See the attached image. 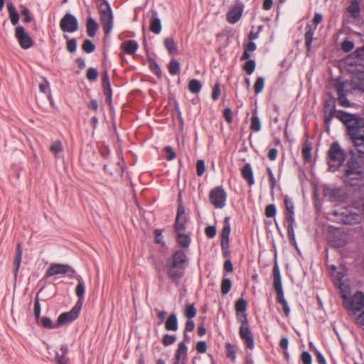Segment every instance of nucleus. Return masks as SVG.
I'll return each mask as SVG.
<instances>
[{
  "mask_svg": "<svg viewBox=\"0 0 364 364\" xmlns=\"http://www.w3.org/2000/svg\"><path fill=\"white\" fill-rule=\"evenodd\" d=\"M6 6L9 14L11 23L15 26L18 23L19 15L11 2L8 3Z\"/></svg>",
  "mask_w": 364,
  "mask_h": 364,
  "instance_id": "nucleus-31",
  "label": "nucleus"
},
{
  "mask_svg": "<svg viewBox=\"0 0 364 364\" xmlns=\"http://www.w3.org/2000/svg\"><path fill=\"white\" fill-rule=\"evenodd\" d=\"M176 341V336L165 334L162 339V343L165 346L173 344Z\"/></svg>",
  "mask_w": 364,
  "mask_h": 364,
  "instance_id": "nucleus-50",
  "label": "nucleus"
},
{
  "mask_svg": "<svg viewBox=\"0 0 364 364\" xmlns=\"http://www.w3.org/2000/svg\"><path fill=\"white\" fill-rule=\"evenodd\" d=\"M174 228L176 233L185 232L186 218H176Z\"/></svg>",
  "mask_w": 364,
  "mask_h": 364,
  "instance_id": "nucleus-41",
  "label": "nucleus"
},
{
  "mask_svg": "<svg viewBox=\"0 0 364 364\" xmlns=\"http://www.w3.org/2000/svg\"><path fill=\"white\" fill-rule=\"evenodd\" d=\"M223 116L225 121L228 124H231L232 122V112L230 107H227L225 109L223 112Z\"/></svg>",
  "mask_w": 364,
  "mask_h": 364,
  "instance_id": "nucleus-60",
  "label": "nucleus"
},
{
  "mask_svg": "<svg viewBox=\"0 0 364 364\" xmlns=\"http://www.w3.org/2000/svg\"><path fill=\"white\" fill-rule=\"evenodd\" d=\"M284 204L287 209V213L294 212V203L288 196H285L284 198Z\"/></svg>",
  "mask_w": 364,
  "mask_h": 364,
  "instance_id": "nucleus-58",
  "label": "nucleus"
},
{
  "mask_svg": "<svg viewBox=\"0 0 364 364\" xmlns=\"http://www.w3.org/2000/svg\"><path fill=\"white\" fill-rule=\"evenodd\" d=\"M188 352V347L185 344V342H180L178 346V348L175 354V361H178V363H184V360L186 359Z\"/></svg>",
  "mask_w": 364,
  "mask_h": 364,
  "instance_id": "nucleus-22",
  "label": "nucleus"
},
{
  "mask_svg": "<svg viewBox=\"0 0 364 364\" xmlns=\"http://www.w3.org/2000/svg\"><path fill=\"white\" fill-rule=\"evenodd\" d=\"M50 151L54 154L57 155L63 151V146L60 141H55L49 148Z\"/></svg>",
  "mask_w": 364,
  "mask_h": 364,
  "instance_id": "nucleus-48",
  "label": "nucleus"
},
{
  "mask_svg": "<svg viewBox=\"0 0 364 364\" xmlns=\"http://www.w3.org/2000/svg\"><path fill=\"white\" fill-rule=\"evenodd\" d=\"M287 220V235L290 242L294 247L298 250V245L296 241L295 233H294V225H295V217L294 212L287 213L285 215Z\"/></svg>",
  "mask_w": 364,
  "mask_h": 364,
  "instance_id": "nucleus-16",
  "label": "nucleus"
},
{
  "mask_svg": "<svg viewBox=\"0 0 364 364\" xmlns=\"http://www.w3.org/2000/svg\"><path fill=\"white\" fill-rule=\"evenodd\" d=\"M351 83L355 89L364 92V71L354 75L351 78Z\"/></svg>",
  "mask_w": 364,
  "mask_h": 364,
  "instance_id": "nucleus-24",
  "label": "nucleus"
},
{
  "mask_svg": "<svg viewBox=\"0 0 364 364\" xmlns=\"http://www.w3.org/2000/svg\"><path fill=\"white\" fill-rule=\"evenodd\" d=\"M346 154L338 141H334L328 151V164L332 171L338 170L343 164Z\"/></svg>",
  "mask_w": 364,
  "mask_h": 364,
  "instance_id": "nucleus-3",
  "label": "nucleus"
},
{
  "mask_svg": "<svg viewBox=\"0 0 364 364\" xmlns=\"http://www.w3.org/2000/svg\"><path fill=\"white\" fill-rule=\"evenodd\" d=\"M205 171V162L203 159L197 161L196 164V172L198 176H201Z\"/></svg>",
  "mask_w": 364,
  "mask_h": 364,
  "instance_id": "nucleus-52",
  "label": "nucleus"
},
{
  "mask_svg": "<svg viewBox=\"0 0 364 364\" xmlns=\"http://www.w3.org/2000/svg\"><path fill=\"white\" fill-rule=\"evenodd\" d=\"M344 176L346 178L345 181L349 183L350 186L354 184L350 181L353 180H357L363 176L362 167L359 164L358 161L353 157L349 159L345 166Z\"/></svg>",
  "mask_w": 364,
  "mask_h": 364,
  "instance_id": "nucleus-7",
  "label": "nucleus"
},
{
  "mask_svg": "<svg viewBox=\"0 0 364 364\" xmlns=\"http://www.w3.org/2000/svg\"><path fill=\"white\" fill-rule=\"evenodd\" d=\"M255 61L254 60H249L243 65V70L248 75H250L255 71Z\"/></svg>",
  "mask_w": 364,
  "mask_h": 364,
  "instance_id": "nucleus-43",
  "label": "nucleus"
},
{
  "mask_svg": "<svg viewBox=\"0 0 364 364\" xmlns=\"http://www.w3.org/2000/svg\"><path fill=\"white\" fill-rule=\"evenodd\" d=\"M225 348L227 358H230L231 361L235 363L236 360V351L234 346L231 343H227L225 344Z\"/></svg>",
  "mask_w": 364,
  "mask_h": 364,
  "instance_id": "nucleus-42",
  "label": "nucleus"
},
{
  "mask_svg": "<svg viewBox=\"0 0 364 364\" xmlns=\"http://www.w3.org/2000/svg\"><path fill=\"white\" fill-rule=\"evenodd\" d=\"M196 315V309L194 306V304H187L186 306V310H185V316L188 319H191L193 317H195Z\"/></svg>",
  "mask_w": 364,
  "mask_h": 364,
  "instance_id": "nucleus-47",
  "label": "nucleus"
},
{
  "mask_svg": "<svg viewBox=\"0 0 364 364\" xmlns=\"http://www.w3.org/2000/svg\"><path fill=\"white\" fill-rule=\"evenodd\" d=\"M301 360L303 364H311L312 358L310 353L307 351L302 352L301 355Z\"/></svg>",
  "mask_w": 364,
  "mask_h": 364,
  "instance_id": "nucleus-57",
  "label": "nucleus"
},
{
  "mask_svg": "<svg viewBox=\"0 0 364 364\" xmlns=\"http://www.w3.org/2000/svg\"><path fill=\"white\" fill-rule=\"evenodd\" d=\"M273 286L277 294V301L282 305L284 313L287 317L289 316L290 309L287 300L284 297L281 274L277 262H275L273 267Z\"/></svg>",
  "mask_w": 364,
  "mask_h": 364,
  "instance_id": "nucleus-4",
  "label": "nucleus"
},
{
  "mask_svg": "<svg viewBox=\"0 0 364 364\" xmlns=\"http://www.w3.org/2000/svg\"><path fill=\"white\" fill-rule=\"evenodd\" d=\"M202 88V85L198 80L193 79L188 83L189 91L193 94L198 93Z\"/></svg>",
  "mask_w": 364,
  "mask_h": 364,
  "instance_id": "nucleus-37",
  "label": "nucleus"
},
{
  "mask_svg": "<svg viewBox=\"0 0 364 364\" xmlns=\"http://www.w3.org/2000/svg\"><path fill=\"white\" fill-rule=\"evenodd\" d=\"M241 175L244 180H245L249 186L255 184V178L252 166L250 163L245 164L241 168Z\"/></svg>",
  "mask_w": 364,
  "mask_h": 364,
  "instance_id": "nucleus-20",
  "label": "nucleus"
},
{
  "mask_svg": "<svg viewBox=\"0 0 364 364\" xmlns=\"http://www.w3.org/2000/svg\"><path fill=\"white\" fill-rule=\"evenodd\" d=\"M81 309L80 303L75 304L70 311L60 314L57 326H62L75 321L79 316Z\"/></svg>",
  "mask_w": 364,
  "mask_h": 364,
  "instance_id": "nucleus-15",
  "label": "nucleus"
},
{
  "mask_svg": "<svg viewBox=\"0 0 364 364\" xmlns=\"http://www.w3.org/2000/svg\"><path fill=\"white\" fill-rule=\"evenodd\" d=\"M154 235H155V242H156V243L161 244L163 246H164L165 242L163 240V236H162V231H161V230H159V229L155 230Z\"/></svg>",
  "mask_w": 364,
  "mask_h": 364,
  "instance_id": "nucleus-59",
  "label": "nucleus"
},
{
  "mask_svg": "<svg viewBox=\"0 0 364 364\" xmlns=\"http://www.w3.org/2000/svg\"><path fill=\"white\" fill-rule=\"evenodd\" d=\"M237 317L240 315L247 314V301L243 298L237 299L235 304Z\"/></svg>",
  "mask_w": 364,
  "mask_h": 364,
  "instance_id": "nucleus-34",
  "label": "nucleus"
},
{
  "mask_svg": "<svg viewBox=\"0 0 364 364\" xmlns=\"http://www.w3.org/2000/svg\"><path fill=\"white\" fill-rule=\"evenodd\" d=\"M338 288L340 290L341 296L343 300V304L346 303L352 296H350L351 288L348 284L345 282H341L339 284L336 283Z\"/></svg>",
  "mask_w": 364,
  "mask_h": 364,
  "instance_id": "nucleus-23",
  "label": "nucleus"
},
{
  "mask_svg": "<svg viewBox=\"0 0 364 364\" xmlns=\"http://www.w3.org/2000/svg\"><path fill=\"white\" fill-rule=\"evenodd\" d=\"M168 72L171 75H177L180 73L181 65L177 60L172 59L168 65Z\"/></svg>",
  "mask_w": 364,
  "mask_h": 364,
  "instance_id": "nucleus-36",
  "label": "nucleus"
},
{
  "mask_svg": "<svg viewBox=\"0 0 364 364\" xmlns=\"http://www.w3.org/2000/svg\"><path fill=\"white\" fill-rule=\"evenodd\" d=\"M250 129L254 132H258L261 130L262 126H261V122L257 116V111L255 109L253 112L252 118H251V123H250Z\"/></svg>",
  "mask_w": 364,
  "mask_h": 364,
  "instance_id": "nucleus-33",
  "label": "nucleus"
},
{
  "mask_svg": "<svg viewBox=\"0 0 364 364\" xmlns=\"http://www.w3.org/2000/svg\"><path fill=\"white\" fill-rule=\"evenodd\" d=\"M149 29L152 33L155 34H159L161 31V20L158 17V13L156 10L151 11V18L150 20Z\"/></svg>",
  "mask_w": 364,
  "mask_h": 364,
  "instance_id": "nucleus-21",
  "label": "nucleus"
},
{
  "mask_svg": "<svg viewBox=\"0 0 364 364\" xmlns=\"http://www.w3.org/2000/svg\"><path fill=\"white\" fill-rule=\"evenodd\" d=\"M21 14L24 16V22L29 23L32 21V16L30 10L26 8L23 7V10L21 11Z\"/></svg>",
  "mask_w": 364,
  "mask_h": 364,
  "instance_id": "nucleus-61",
  "label": "nucleus"
},
{
  "mask_svg": "<svg viewBox=\"0 0 364 364\" xmlns=\"http://www.w3.org/2000/svg\"><path fill=\"white\" fill-rule=\"evenodd\" d=\"M38 321H39L41 324L46 328L52 329L57 326L49 317H41Z\"/></svg>",
  "mask_w": 364,
  "mask_h": 364,
  "instance_id": "nucleus-46",
  "label": "nucleus"
},
{
  "mask_svg": "<svg viewBox=\"0 0 364 364\" xmlns=\"http://www.w3.org/2000/svg\"><path fill=\"white\" fill-rule=\"evenodd\" d=\"M100 14V21L105 35L107 36L112 31L113 27V15L111 6L107 0H101L98 4Z\"/></svg>",
  "mask_w": 364,
  "mask_h": 364,
  "instance_id": "nucleus-5",
  "label": "nucleus"
},
{
  "mask_svg": "<svg viewBox=\"0 0 364 364\" xmlns=\"http://www.w3.org/2000/svg\"><path fill=\"white\" fill-rule=\"evenodd\" d=\"M165 328L167 331H176L178 330V320L175 313H172L168 316L165 322Z\"/></svg>",
  "mask_w": 364,
  "mask_h": 364,
  "instance_id": "nucleus-28",
  "label": "nucleus"
},
{
  "mask_svg": "<svg viewBox=\"0 0 364 364\" xmlns=\"http://www.w3.org/2000/svg\"><path fill=\"white\" fill-rule=\"evenodd\" d=\"M230 218L226 217L224 219L223 222V228L222 229L221 232V241L220 245L221 246L226 247L228 245H229V237L230 234Z\"/></svg>",
  "mask_w": 364,
  "mask_h": 364,
  "instance_id": "nucleus-19",
  "label": "nucleus"
},
{
  "mask_svg": "<svg viewBox=\"0 0 364 364\" xmlns=\"http://www.w3.org/2000/svg\"><path fill=\"white\" fill-rule=\"evenodd\" d=\"M98 76L97 70L94 68H90L87 72V78L90 81H95Z\"/></svg>",
  "mask_w": 364,
  "mask_h": 364,
  "instance_id": "nucleus-53",
  "label": "nucleus"
},
{
  "mask_svg": "<svg viewBox=\"0 0 364 364\" xmlns=\"http://www.w3.org/2000/svg\"><path fill=\"white\" fill-rule=\"evenodd\" d=\"M244 4L240 0H236L235 4L230 8L226 14V19L231 24L236 23L241 18L244 11Z\"/></svg>",
  "mask_w": 364,
  "mask_h": 364,
  "instance_id": "nucleus-13",
  "label": "nucleus"
},
{
  "mask_svg": "<svg viewBox=\"0 0 364 364\" xmlns=\"http://www.w3.org/2000/svg\"><path fill=\"white\" fill-rule=\"evenodd\" d=\"M347 10L353 17H358L360 12V6L358 1L352 0L350 4L348 6Z\"/></svg>",
  "mask_w": 364,
  "mask_h": 364,
  "instance_id": "nucleus-35",
  "label": "nucleus"
},
{
  "mask_svg": "<svg viewBox=\"0 0 364 364\" xmlns=\"http://www.w3.org/2000/svg\"><path fill=\"white\" fill-rule=\"evenodd\" d=\"M22 255H23V250H22L21 245V243H18L16 245V256H15L14 261V274L15 277H17V274H18V270H19V268L21 266V260H22Z\"/></svg>",
  "mask_w": 364,
  "mask_h": 364,
  "instance_id": "nucleus-26",
  "label": "nucleus"
},
{
  "mask_svg": "<svg viewBox=\"0 0 364 364\" xmlns=\"http://www.w3.org/2000/svg\"><path fill=\"white\" fill-rule=\"evenodd\" d=\"M216 232L217 230L214 225L207 226L205 229V233L209 238H213L216 235Z\"/></svg>",
  "mask_w": 364,
  "mask_h": 364,
  "instance_id": "nucleus-55",
  "label": "nucleus"
},
{
  "mask_svg": "<svg viewBox=\"0 0 364 364\" xmlns=\"http://www.w3.org/2000/svg\"><path fill=\"white\" fill-rule=\"evenodd\" d=\"M67 50L70 53H75L77 49V41L75 38L68 40L66 43Z\"/></svg>",
  "mask_w": 364,
  "mask_h": 364,
  "instance_id": "nucleus-51",
  "label": "nucleus"
},
{
  "mask_svg": "<svg viewBox=\"0 0 364 364\" xmlns=\"http://www.w3.org/2000/svg\"><path fill=\"white\" fill-rule=\"evenodd\" d=\"M164 151L167 153V156H166V159L168 161L173 160L176 158V154L171 146H166L164 148Z\"/></svg>",
  "mask_w": 364,
  "mask_h": 364,
  "instance_id": "nucleus-63",
  "label": "nucleus"
},
{
  "mask_svg": "<svg viewBox=\"0 0 364 364\" xmlns=\"http://www.w3.org/2000/svg\"><path fill=\"white\" fill-rule=\"evenodd\" d=\"M220 95V85L219 82H216L214 85V87L213 88L212 99L214 101L218 100L219 99Z\"/></svg>",
  "mask_w": 364,
  "mask_h": 364,
  "instance_id": "nucleus-54",
  "label": "nucleus"
},
{
  "mask_svg": "<svg viewBox=\"0 0 364 364\" xmlns=\"http://www.w3.org/2000/svg\"><path fill=\"white\" fill-rule=\"evenodd\" d=\"M311 144L306 142L303 145L301 153L305 161H310L311 160Z\"/></svg>",
  "mask_w": 364,
  "mask_h": 364,
  "instance_id": "nucleus-38",
  "label": "nucleus"
},
{
  "mask_svg": "<svg viewBox=\"0 0 364 364\" xmlns=\"http://www.w3.org/2000/svg\"><path fill=\"white\" fill-rule=\"evenodd\" d=\"M264 78L263 77H258L254 84V91L256 95L259 94L264 89Z\"/></svg>",
  "mask_w": 364,
  "mask_h": 364,
  "instance_id": "nucleus-44",
  "label": "nucleus"
},
{
  "mask_svg": "<svg viewBox=\"0 0 364 364\" xmlns=\"http://www.w3.org/2000/svg\"><path fill=\"white\" fill-rule=\"evenodd\" d=\"M164 45L170 55H173L177 53V46L173 37L165 38L164 41Z\"/></svg>",
  "mask_w": 364,
  "mask_h": 364,
  "instance_id": "nucleus-32",
  "label": "nucleus"
},
{
  "mask_svg": "<svg viewBox=\"0 0 364 364\" xmlns=\"http://www.w3.org/2000/svg\"><path fill=\"white\" fill-rule=\"evenodd\" d=\"M15 37L17 39L19 46L23 49H28L33 46L32 38L26 31L22 26H18L15 28Z\"/></svg>",
  "mask_w": 364,
  "mask_h": 364,
  "instance_id": "nucleus-12",
  "label": "nucleus"
},
{
  "mask_svg": "<svg viewBox=\"0 0 364 364\" xmlns=\"http://www.w3.org/2000/svg\"><path fill=\"white\" fill-rule=\"evenodd\" d=\"M232 287V282L228 278L223 277L221 281V293L223 295H226L231 289Z\"/></svg>",
  "mask_w": 364,
  "mask_h": 364,
  "instance_id": "nucleus-40",
  "label": "nucleus"
},
{
  "mask_svg": "<svg viewBox=\"0 0 364 364\" xmlns=\"http://www.w3.org/2000/svg\"><path fill=\"white\" fill-rule=\"evenodd\" d=\"M237 321L240 323L239 335L241 339L247 348L253 350L255 348L254 336L250 328L247 314L238 316Z\"/></svg>",
  "mask_w": 364,
  "mask_h": 364,
  "instance_id": "nucleus-6",
  "label": "nucleus"
},
{
  "mask_svg": "<svg viewBox=\"0 0 364 364\" xmlns=\"http://www.w3.org/2000/svg\"><path fill=\"white\" fill-rule=\"evenodd\" d=\"M176 241L178 245L183 248H188L191 243V237L190 234L185 232L176 233Z\"/></svg>",
  "mask_w": 364,
  "mask_h": 364,
  "instance_id": "nucleus-27",
  "label": "nucleus"
},
{
  "mask_svg": "<svg viewBox=\"0 0 364 364\" xmlns=\"http://www.w3.org/2000/svg\"><path fill=\"white\" fill-rule=\"evenodd\" d=\"M102 83L105 95L106 96L107 102L110 104L112 102V90L111 88L109 75L107 71H104L102 75Z\"/></svg>",
  "mask_w": 364,
  "mask_h": 364,
  "instance_id": "nucleus-18",
  "label": "nucleus"
},
{
  "mask_svg": "<svg viewBox=\"0 0 364 364\" xmlns=\"http://www.w3.org/2000/svg\"><path fill=\"white\" fill-rule=\"evenodd\" d=\"M87 33L90 37H94L98 29V24L94 18L89 17L87 20Z\"/></svg>",
  "mask_w": 364,
  "mask_h": 364,
  "instance_id": "nucleus-30",
  "label": "nucleus"
},
{
  "mask_svg": "<svg viewBox=\"0 0 364 364\" xmlns=\"http://www.w3.org/2000/svg\"><path fill=\"white\" fill-rule=\"evenodd\" d=\"M354 316L355 323L360 326H364V309Z\"/></svg>",
  "mask_w": 364,
  "mask_h": 364,
  "instance_id": "nucleus-56",
  "label": "nucleus"
},
{
  "mask_svg": "<svg viewBox=\"0 0 364 364\" xmlns=\"http://www.w3.org/2000/svg\"><path fill=\"white\" fill-rule=\"evenodd\" d=\"M341 120L347 124L348 134L351 141L364 139V119L357 120L353 114L343 113Z\"/></svg>",
  "mask_w": 364,
  "mask_h": 364,
  "instance_id": "nucleus-2",
  "label": "nucleus"
},
{
  "mask_svg": "<svg viewBox=\"0 0 364 364\" xmlns=\"http://www.w3.org/2000/svg\"><path fill=\"white\" fill-rule=\"evenodd\" d=\"M346 82H337L336 83V90L338 95V101L343 107H349L350 102L347 99V92L345 90Z\"/></svg>",
  "mask_w": 364,
  "mask_h": 364,
  "instance_id": "nucleus-17",
  "label": "nucleus"
},
{
  "mask_svg": "<svg viewBox=\"0 0 364 364\" xmlns=\"http://www.w3.org/2000/svg\"><path fill=\"white\" fill-rule=\"evenodd\" d=\"M70 272L73 274L75 273V269L67 264L52 263L46 272V277H50L60 274H65Z\"/></svg>",
  "mask_w": 364,
  "mask_h": 364,
  "instance_id": "nucleus-14",
  "label": "nucleus"
},
{
  "mask_svg": "<svg viewBox=\"0 0 364 364\" xmlns=\"http://www.w3.org/2000/svg\"><path fill=\"white\" fill-rule=\"evenodd\" d=\"M196 350L199 353H204L207 350V344L204 341H198L196 344Z\"/></svg>",
  "mask_w": 364,
  "mask_h": 364,
  "instance_id": "nucleus-62",
  "label": "nucleus"
},
{
  "mask_svg": "<svg viewBox=\"0 0 364 364\" xmlns=\"http://www.w3.org/2000/svg\"><path fill=\"white\" fill-rule=\"evenodd\" d=\"M187 263L188 257L181 250L176 251L167 260L166 264L167 276L176 285H178L179 281L183 277Z\"/></svg>",
  "mask_w": 364,
  "mask_h": 364,
  "instance_id": "nucleus-1",
  "label": "nucleus"
},
{
  "mask_svg": "<svg viewBox=\"0 0 364 364\" xmlns=\"http://www.w3.org/2000/svg\"><path fill=\"white\" fill-rule=\"evenodd\" d=\"M77 280L78 282L77 285L75 289V294L78 297V301L76 304L80 303V307L82 306L83 304V299H84V294H85V283L82 279V278L80 276H78L77 277Z\"/></svg>",
  "mask_w": 364,
  "mask_h": 364,
  "instance_id": "nucleus-25",
  "label": "nucleus"
},
{
  "mask_svg": "<svg viewBox=\"0 0 364 364\" xmlns=\"http://www.w3.org/2000/svg\"><path fill=\"white\" fill-rule=\"evenodd\" d=\"M82 49L86 53H91L95 51V46L90 39H85L82 46Z\"/></svg>",
  "mask_w": 364,
  "mask_h": 364,
  "instance_id": "nucleus-45",
  "label": "nucleus"
},
{
  "mask_svg": "<svg viewBox=\"0 0 364 364\" xmlns=\"http://www.w3.org/2000/svg\"><path fill=\"white\" fill-rule=\"evenodd\" d=\"M150 69L157 75L158 77L162 76L161 69L158 63L153 58L148 59Z\"/></svg>",
  "mask_w": 364,
  "mask_h": 364,
  "instance_id": "nucleus-39",
  "label": "nucleus"
},
{
  "mask_svg": "<svg viewBox=\"0 0 364 364\" xmlns=\"http://www.w3.org/2000/svg\"><path fill=\"white\" fill-rule=\"evenodd\" d=\"M210 203L215 208L222 209L226 205L227 193L223 186H216L209 193Z\"/></svg>",
  "mask_w": 364,
  "mask_h": 364,
  "instance_id": "nucleus-9",
  "label": "nucleus"
},
{
  "mask_svg": "<svg viewBox=\"0 0 364 364\" xmlns=\"http://www.w3.org/2000/svg\"><path fill=\"white\" fill-rule=\"evenodd\" d=\"M60 351L63 353V355L61 357H59L58 355L57 356L58 362L59 364H66L67 358L64 355L67 353V347L61 346Z\"/></svg>",
  "mask_w": 364,
  "mask_h": 364,
  "instance_id": "nucleus-64",
  "label": "nucleus"
},
{
  "mask_svg": "<svg viewBox=\"0 0 364 364\" xmlns=\"http://www.w3.org/2000/svg\"><path fill=\"white\" fill-rule=\"evenodd\" d=\"M322 15L319 13H316L312 20L313 25L308 24L306 26V31L304 34V40L307 56L309 55V53L311 49V43L314 40L315 31L316 30L318 25L322 21Z\"/></svg>",
  "mask_w": 364,
  "mask_h": 364,
  "instance_id": "nucleus-8",
  "label": "nucleus"
},
{
  "mask_svg": "<svg viewBox=\"0 0 364 364\" xmlns=\"http://www.w3.org/2000/svg\"><path fill=\"white\" fill-rule=\"evenodd\" d=\"M60 28L63 32L74 33L78 30L79 23L77 18L70 14H65L60 21Z\"/></svg>",
  "mask_w": 364,
  "mask_h": 364,
  "instance_id": "nucleus-11",
  "label": "nucleus"
},
{
  "mask_svg": "<svg viewBox=\"0 0 364 364\" xmlns=\"http://www.w3.org/2000/svg\"><path fill=\"white\" fill-rule=\"evenodd\" d=\"M343 306L353 316L358 314L364 309V294L359 291H356Z\"/></svg>",
  "mask_w": 364,
  "mask_h": 364,
  "instance_id": "nucleus-10",
  "label": "nucleus"
},
{
  "mask_svg": "<svg viewBox=\"0 0 364 364\" xmlns=\"http://www.w3.org/2000/svg\"><path fill=\"white\" fill-rule=\"evenodd\" d=\"M277 213V208L274 204H269L266 206L265 215L267 218L274 217Z\"/></svg>",
  "mask_w": 364,
  "mask_h": 364,
  "instance_id": "nucleus-49",
  "label": "nucleus"
},
{
  "mask_svg": "<svg viewBox=\"0 0 364 364\" xmlns=\"http://www.w3.org/2000/svg\"><path fill=\"white\" fill-rule=\"evenodd\" d=\"M124 51L129 55L135 53L138 49V43L136 41L129 40L122 44Z\"/></svg>",
  "mask_w": 364,
  "mask_h": 364,
  "instance_id": "nucleus-29",
  "label": "nucleus"
}]
</instances>
